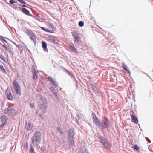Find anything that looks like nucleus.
<instances>
[{"label":"nucleus","instance_id":"nucleus-6","mask_svg":"<svg viewBox=\"0 0 153 153\" xmlns=\"http://www.w3.org/2000/svg\"><path fill=\"white\" fill-rule=\"evenodd\" d=\"M15 112V110L10 107L6 108L4 110V113L6 114H14Z\"/></svg>","mask_w":153,"mask_h":153},{"label":"nucleus","instance_id":"nucleus-49","mask_svg":"<svg viewBox=\"0 0 153 153\" xmlns=\"http://www.w3.org/2000/svg\"><path fill=\"white\" fill-rule=\"evenodd\" d=\"M76 116H77V117L78 118V119L77 120H79V116L78 115H77V114L76 115Z\"/></svg>","mask_w":153,"mask_h":153},{"label":"nucleus","instance_id":"nucleus-15","mask_svg":"<svg viewBox=\"0 0 153 153\" xmlns=\"http://www.w3.org/2000/svg\"><path fill=\"white\" fill-rule=\"evenodd\" d=\"M1 122L2 123H7V118L6 116L5 115H2L1 116Z\"/></svg>","mask_w":153,"mask_h":153},{"label":"nucleus","instance_id":"nucleus-14","mask_svg":"<svg viewBox=\"0 0 153 153\" xmlns=\"http://www.w3.org/2000/svg\"><path fill=\"white\" fill-rule=\"evenodd\" d=\"M98 137L99 140L100 142L101 143L107 140V139L105 137L100 135H98Z\"/></svg>","mask_w":153,"mask_h":153},{"label":"nucleus","instance_id":"nucleus-39","mask_svg":"<svg viewBox=\"0 0 153 153\" xmlns=\"http://www.w3.org/2000/svg\"><path fill=\"white\" fill-rule=\"evenodd\" d=\"M41 28L43 30L47 32L48 31V29L47 28H45V27H41Z\"/></svg>","mask_w":153,"mask_h":153},{"label":"nucleus","instance_id":"nucleus-45","mask_svg":"<svg viewBox=\"0 0 153 153\" xmlns=\"http://www.w3.org/2000/svg\"><path fill=\"white\" fill-rule=\"evenodd\" d=\"M22 8H21L20 7H16L15 8V9L17 10H20Z\"/></svg>","mask_w":153,"mask_h":153},{"label":"nucleus","instance_id":"nucleus-40","mask_svg":"<svg viewBox=\"0 0 153 153\" xmlns=\"http://www.w3.org/2000/svg\"><path fill=\"white\" fill-rule=\"evenodd\" d=\"M65 71L68 73L71 76H72L73 74L70 71H68L67 69H65Z\"/></svg>","mask_w":153,"mask_h":153},{"label":"nucleus","instance_id":"nucleus-53","mask_svg":"<svg viewBox=\"0 0 153 153\" xmlns=\"http://www.w3.org/2000/svg\"><path fill=\"white\" fill-rule=\"evenodd\" d=\"M19 49H20V51H21V50L22 49H21V48H19Z\"/></svg>","mask_w":153,"mask_h":153},{"label":"nucleus","instance_id":"nucleus-4","mask_svg":"<svg viewBox=\"0 0 153 153\" xmlns=\"http://www.w3.org/2000/svg\"><path fill=\"white\" fill-rule=\"evenodd\" d=\"M13 84L14 90L16 91L17 94L20 96L21 95V88L20 86L16 80L13 81Z\"/></svg>","mask_w":153,"mask_h":153},{"label":"nucleus","instance_id":"nucleus-54","mask_svg":"<svg viewBox=\"0 0 153 153\" xmlns=\"http://www.w3.org/2000/svg\"><path fill=\"white\" fill-rule=\"evenodd\" d=\"M5 1H6L7 0H4Z\"/></svg>","mask_w":153,"mask_h":153},{"label":"nucleus","instance_id":"nucleus-38","mask_svg":"<svg viewBox=\"0 0 153 153\" xmlns=\"http://www.w3.org/2000/svg\"><path fill=\"white\" fill-rule=\"evenodd\" d=\"M15 2L14 1V0H10L9 1V3L11 4H13Z\"/></svg>","mask_w":153,"mask_h":153},{"label":"nucleus","instance_id":"nucleus-30","mask_svg":"<svg viewBox=\"0 0 153 153\" xmlns=\"http://www.w3.org/2000/svg\"><path fill=\"white\" fill-rule=\"evenodd\" d=\"M78 25L80 27H82L84 25V23L82 21H80L78 23Z\"/></svg>","mask_w":153,"mask_h":153},{"label":"nucleus","instance_id":"nucleus-51","mask_svg":"<svg viewBox=\"0 0 153 153\" xmlns=\"http://www.w3.org/2000/svg\"><path fill=\"white\" fill-rule=\"evenodd\" d=\"M48 1L50 3H52V1L51 0H49Z\"/></svg>","mask_w":153,"mask_h":153},{"label":"nucleus","instance_id":"nucleus-31","mask_svg":"<svg viewBox=\"0 0 153 153\" xmlns=\"http://www.w3.org/2000/svg\"><path fill=\"white\" fill-rule=\"evenodd\" d=\"M57 130L60 134H61L62 135L63 134V131H62L60 127H57Z\"/></svg>","mask_w":153,"mask_h":153},{"label":"nucleus","instance_id":"nucleus-34","mask_svg":"<svg viewBox=\"0 0 153 153\" xmlns=\"http://www.w3.org/2000/svg\"><path fill=\"white\" fill-rule=\"evenodd\" d=\"M134 149L137 151L139 149V148L137 145H135L134 146Z\"/></svg>","mask_w":153,"mask_h":153},{"label":"nucleus","instance_id":"nucleus-48","mask_svg":"<svg viewBox=\"0 0 153 153\" xmlns=\"http://www.w3.org/2000/svg\"><path fill=\"white\" fill-rule=\"evenodd\" d=\"M54 44H56V45H59V43L58 42H56V41L55 42V43H54Z\"/></svg>","mask_w":153,"mask_h":153},{"label":"nucleus","instance_id":"nucleus-42","mask_svg":"<svg viewBox=\"0 0 153 153\" xmlns=\"http://www.w3.org/2000/svg\"><path fill=\"white\" fill-rule=\"evenodd\" d=\"M30 106L32 108H34L35 106L33 103H31L30 104Z\"/></svg>","mask_w":153,"mask_h":153},{"label":"nucleus","instance_id":"nucleus-24","mask_svg":"<svg viewBox=\"0 0 153 153\" xmlns=\"http://www.w3.org/2000/svg\"><path fill=\"white\" fill-rule=\"evenodd\" d=\"M79 153H89L88 150L85 148H82L80 152H78Z\"/></svg>","mask_w":153,"mask_h":153},{"label":"nucleus","instance_id":"nucleus-12","mask_svg":"<svg viewBox=\"0 0 153 153\" xmlns=\"http://www.w3.org/2000/svg\"><path fill=\"white\" fill-rule=\"evenodd\" d=\"M48 79L53 85L58 86V83L53 79H52L51 76L49 77Z\"/></svg>","mask_w":153,"mask_h":153},{"label":"nucleus","instance_id":"nucleus-1","mask_svg":"<svg viewBox=\"0 0 153 153\" xmlns=\"http://www.w3.org/2000/svg\"><path fill=\"white\" fill-rule=\"evenodd\" d=\"M41 140V133L39 131L36 132L32 137L31 141L33 145L36 147L39 146Z\"/></svg>","mask_w":153,"mask_h":153},{"label":"nucleus","instance_id":"nucleus-52","mask_svg":"<svg viewBox=\"0 0 153 153\" xmlns=\"http://www.w3.org/2000/svg\"><path fill=\"white\" fill-rule=\"evenodd\" d=\"M6 3H7V4H9V3H7V2H6Z\"/></svg>","mask_w":153,"mask_h":153},{"label":"nucleus","instance_id":"nucleus-26","mask_svg":"<svg viewBox=\"0 0 153 153\" xmlns=\"http://www.w3.org/2000/svg\"><path fill=\"white\" fill-rule=\"evenodd\" d=\"M25 33L28 34L29 36L33 34L31 30L29 29L25 31Z\"/></svg>","mask_w":153,"mask_h":153},{"label":"nucleus","instance_id":"nucleus-27","mask_svg":"<svg viewBox=\"0 0 153 153\" xmlns=\"http://www.w3.org/2000/svg\"><path fill=\"white\" fill-rule=\"evenodd\" d=\"M72 33L74 38L79 36L78 33L75 31L73 32Z\"/></svg>","mask_w":153,"mask_h":153},{"label":"nucleus","instance_id":"nucleus-22","mask_svg":"<svg viewBox=\"0 0 153 153\" xmlns=\"http://www.w3.org/2000/svg\"><path fill=\"white\" fill-rule=\"evenodd\" d=\"M33 79L35 80V82H36L38 81L37 79V74H36V72H33Z\"/></svg>","mask_w":153,"mask_h":153},{"label":"nucleus","instance_id":"nucleus-25","mask_svg":"<svg viewBox=\"0 0 153 153\" xmlns=\"http://www.w3.org/2000/svg\"><path fill=\"white\" fill-rule=\"evenodd\" d=\"M74 39V42L75 43H79L80 41V37L79 36L77 37H75Z\"/></svg>","mask_w":153,"mask_h":153},{"label":"nucleus","instance_id":"nucleus-7","mask_svg":"<svg viewBox=\"0 0 153 153\" xmlns=\"http://www.w3.org/2000/svg\"><path fill=\"white\" fill-rule=\"evenodd\" d=\"M50 89L51 91L52 92H53V94L55 96V98L57 100H58L59 99L58 97L57 94L56 93V91L55 88L53 86H51L50 87Z\"/></svg>","mask_w":153,"mask_h":153},{"label":"nucleus","instance_id":"nucleus-43","mask_svg":"<svg viewBox=\"0 0 153 153\" xmlns=\"http://www.w3.org/2000/svg\"><path fill=\"white\" fill-rule=\"evenodd\" d=\"M32 71L33 72L34 71L36 72V70L35 68L33 66H32Z\"/></svg>","mask_w":153,"mask_h":153},{"label":"nucleus","instance_id":"nucleus-28","mask_svg":"<svg viewBox=\"0 0 153 153\" xmlns=\"http://www.w3.org/2000/svg\"><path fill=\"white\" fill-rule=\"evenodd\" d=\"M30 150L29 151L30 153H36L35 151L34 148L32 146H30Z\"/></svg>","mask_w":153,"mask_h":153},{"label":"nucleus","instance_id":"nucleus-44","mask_svg":"<svg viewBox=\"0 0 153 153\" xmlns=\"http://www.w3.org/2000/svg\"><path fill=\"white\" fill-rule=\"evenodd\" d=\"M145 138L146 140L148 141V142L149 143H151V140L149 139L147 137H145Z\"/></svg>","mask_w":153,"mask_h":153},{"label":"nucleus","instance_id":"nucleus-19","mask_svg":"<svg viewBox=\"0 0 153 153\" xmlns=\"http://www.w3.org/2000/svg\"><path fill=\"white\" fill-rule=\"evenodd\" d=\"M69 147L70 148L73 147L74 145V141L73 140V139H68Z\"/></svg>","mask_w":153,"mask_h":153},{"label":"nucleus","instance_id":"nucleus-29","mask_svg":"<svg viewBox=\"0 0 153 153\" xmlns=\"http://www.w3.org/2000/svg\"><path fill=\"white\" fill-rule=\"evenodd\" d=\"M0 69H1V71L3 73H6V71L4 68L3 66L1 65H0Z\"/></svg>","mask_w":153,"mask_h":153},{"label":"nucleus","instance_id":"nucleus-5","mask_svg":"<svg viewBox=\"0 0 153 153\" xmlns=\"http://www.w3.org/2000/svg\"><path fill=\"white\" fill-rule=\"evenodd\" d=\"M93 120L94 123L100 128L101 127V121L100 119L97 117L94 113H93L92 114Z\"/></svg>","mask_w":153,"mask_h":153},{"label":"nucleus","instance_id":"nucleus-3","mask_svg":"<svg viewBox=\"0 0 153 153\" xmlns=\"http://www.w3.org/2000/svg\"><path fill=\"white\" fill-rule=\"evenodd\" d=\"M110 126V122L109 119L105 117L102 118L101 120V127L107 129Z\"/></svg>","mask_w":153,"mask_h":153},{"label":"nucleus","instance_id":"nucleus-2","mask_svg":"<svg viewBox=\"0 0 153 153\" xmlns=\"http://www.w3.org/2000/svg\"><path fill=\"white\" fill-rule=\"evenodd\" d=\"M47 100L45 98L41 97L38 101L39 108L45 111L47 106Z\"/></svg>","mask_w":153,"mask_h":153},{"label":"nucleus","instance_id":"nucleus-47","mask_svg":"<svg viewBox=\"0 0 153 153\" xmlns=\"http://www.w3.org/2000/svg\"><path fill=\"white\" fill-rule=\"evenodd\" d=\"M19 48H21V49H22L21 50V52H22L23 51V48H22V46L21 45H20L19 46Z\"/></svg>","mask_w":153,"mask_h":153},{"label":"nucleus","instance_id":"nucleus-36","mask_svg":"<svg viewBox=\"0 0 153 153\" xmlns=\"http://www.w3.org/2000/svg\"><path fill=\"white\" fill-rule=\"evenodd\" d=\"M47 32H49L51 33H53L54 32V30L53 28L52 29H50L49 30L48 29V31Z\"/></svg>","mask_w":153,"mask_h":153},{"label":"nucleus","instance_id":"nucleus-8","mask_svg":"<svg viewBox=\"0 0 153 153\" xmlns=\"http://www.w3.org/2000/svg\"><path fill=\"white\" fill-rule=\"evenodd\" d=\"M68 139H73L74 134L73 130L72 128L68 130Z\"/></svg>","mask_w":153,"mask_h":153},{"label":"nucleus","instance_id":"nucleus-9","mask_svg":"<svg viewBox=\"0 0 153 153\" xmlns=\"http://www.w3.org/2000/svg\"><path fill=\"white\" fill-rule=\"evenodd\" d=\"M32 126L31 123L27 122L26 123L25 128L27 131L31 130L32 129Z\"/></svg>","mask_w":153,"mask_h":153},{"label":"nucleus","instance_id":"nucleus-33","mask_svg":"<svg viewBox=\"0 0 153 153\" xmlns=\"http://www.w3.org/2000/svg\"><path fill=\"white\" fill-rule=\"evenodd\" d=\"M5 38V37H3L1 36H0V39H1L4 42H5L6 43H7V41L4 39V38Z\"/></svg>","mask_w":153,"mask_h":153},{"label":"nucleus","instance_id":"nucleus-13","mask_svg":"<svg viewBox=\"0 0 153 153\" xmlns=\"http://www.w3.org/2000/svg\"><path fill=\"white\" fill-rule=\"evenodd\" d=\"M42 46L43 48L44 51L45 52H48V50L47 48V43L44 41H42Z\"/></svg>","mask_w":153,"mask_h":153},{"label":"nucleus","instance_id":"nucleus-23","mask_svg":"<svg viewBox=\"0 0 153 153\" xmlns=\"http://www.w3.org/2000/svg\"><path fill=\"white\" fill-rule=\"evenodd\" d=\"M122 68L124 70L127 71L129 74L130 73V71L128 69V68L127 67V66L125 65L123 62L122 63Z\"/></svg>","mask_w":153,"mask_h":153},{"label":"nucleus","instance_id":"nucleus-46","mask_svg":"<svg viewBox=\"0 0 153 153\" xmlns=\"http://www.w3.org/2000/svg\"><path fill=\"white\" fill-rule=\"evenodd\" d=\"M91 88H92V90L94 91H95V87L94 85L92 86L91 87Z\"/></svg>","mask_w":153,"mask_h":153},{"label":"nucleus","instance_id":"nucleus-50","mask_svg":"<svg viewBox=\"0 0 153 153\" xmlns=\"http://www.w3.org/2000/svg\"><path fill=\"white\" fill-rule=\"evenodd\" d=\"M90 85L91 86V87L92 86H94L93 84L91 83L90 84Z\"/></svg>","mask_w":153,"mask_h":153},{"label":"nucleus","instance_id":"nucleus-17","mask_svg":"<svg viewBox=\"0 0 153 153\" xmlns=\"http://www.w3.org/2000/svg\"><path fill=\"white\" fill-rule=\"evenodd\" d=\"M69 47L70 49H71L73 52L75 53H77L76 49L75 48L73 45L70 44L69 45Z\"/></svg>","mask_w":153,"mask_h":153},{"label":"nucleus","instance_id":"nucleus-21","mask_svg":"<svg viewBox=\"0 0 153 153\" xmlns=\"http://www.w3.org/2000/svg\"><path fill=\"white\" fill-rule=\"evenodd\" d=\"M102 145L104 146V147L105 148H108V147L109 145V141L108 140H106V141L102 143Z\"/></svg>","mask_w":153,"mask_h":153},{"label":"nucleus","instance_id":"nucleus-20","mask_svg":"<svg viewBox=\"0 0 153 153\" xmlns=\"http://www.w3.org/2000/svg\"><path fill=\"white\" fill-rule=\"evenodd\" d=\"M30 39L33 41L35 44H36V37L34 34H33L32 35H30Z\"/></svg>","mask_w":153,"mask_h":153},{"label":"nucleus","instance_id":"nucleus-10","mask_svg":"<svg viewBox=\"0 0 153 153\" xmlns=\"http://www.w3.org/2000/svg\"><path fill=\"white\" fill-rule=\"evenodd\" d=\"M6 98L10 100H13V98L11 92L9 91L6 94Z\"/></svg>","mask_w":153,"mask_h":153},{"label":"nucleus","instance_id":"nucleus-35","mask_svg":"<svg viewBox=\"0 0 153 153\" xmlns=\"http://www.w3.org/2000/svg\"><path fill=\"white\" fill-rule=\"evenodd\" d=\"M1 45L6 50H7V51H8V49H7L6 46L4 45V42H3V44H2Z\"/></svg>","mask_w":153,"mask_h":153},{"label":"nucleus","instance_id":"nucleus-11","mask_svg":"<svg viewBox=\"0 0 153 153\" xmlns=\"http://www.w3.org/2000/svg\"><path fill=\"white\" fill-rule=\"evenodd\" d=\"M132 121L135 124H137L138 122V118L135 115H131Z\"/></svg>","mask_w":153,"mask_h":153},{"label":"nucleus","instance_id":"nucleus-41","mask_svg":"<svg viewBox=\"0 0 153 153\" xmlns=\"http://www.w3.org/2000/svg\"><path fill=\"white\" fill-rule=\"evenodd\" d=\"M6 124V123H2L0 125V128H2Z\"/></svg>","mask_w":153,"mask_h":153},{"label":"nucleus","instance_id":"nucleus-18","mask_svg":"<svg viewBox=\"0 0 153 153\" xmlns=\"http://www.w3.org/2000/svg\"><path fill=\"white\" fill-rule=\"evenodd\" d=\"M19 2H20L22 4H23L24 5H22L20 4H18V5L21 7H27V6L24 5V4H26V3L23 0H17Z\"/></svg>","mask_w":153,"mask_h":153},{"label":"nucleus","instance_id":"nucleus-37","mask_svg":"<svg viewBox=\"0 0 153 153\" xmlns=\"http://www.w3.org/2000/svg\"><path fill=\"white\" fill-rule=\"evenodd\" d=\"M50 40L52 42V43H54L56 41L54 39H52V38H50Z\"/></svg>","mask_w":153,"mask_h":153},{"label":"nucleus","instance_id":"nucleus-32","mask_svg":"<svg viewBox=\"0 0 153 153\" xmlns=\"http://www.w3.org/2000/svg\"><path fill=\"white\" fill-rule=\"evenodd\" d=\"M0 58L4 62H6V60L4 57L3 55H0Z\"/></svg>","mask_w":153,"mask_h":153},{"label":"nucleus","instance_id":"nucleus-16","mask_svg":"<svg viewBox=\"0 0 153 153\" xmlns=\"http://www.w3.org/2000/svg\"><path fill=\"white\" fill-rule=\"evenodd\" d=\"M21 10L25 14L27 15H30V12L26 8L24 7L22 8Z\"/></svg>","mask_w":153,"mask_h":153}]
</instances>
